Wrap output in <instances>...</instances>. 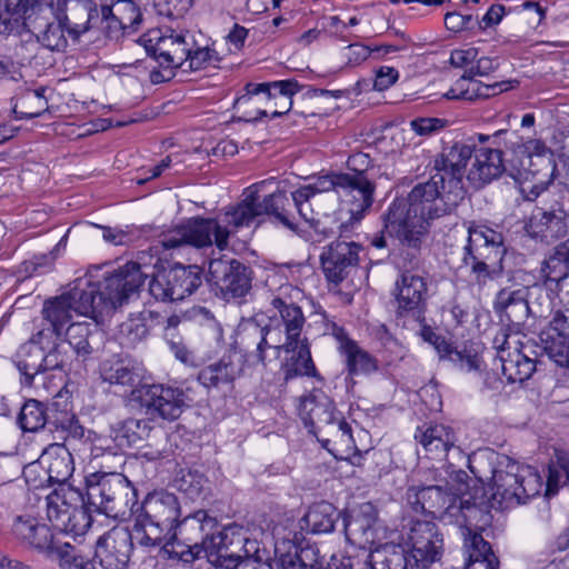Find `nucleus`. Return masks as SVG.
<instances>
[{"label":"nucleus","instance_id":"obj_9","mask_svg":"<svg viewBox=\"0 0 569 569\" xmlns=\"http://www.w3.org/2000/svg\"><path fill=\"white\" fill-rule=\"evenodd\" d=\"M87 501L97 512L108 516H124L136 503L134 487L122 473H103L97 482H89L86 492Z\"/></svg>","mask_w":569,"mask_h":569},{"label":"nucleus","instance_id":"obj_10","mask_svg":"<svg viewBox=\"0 0 569 569\" xmlns=\"http://www.w3.org/2000/svg\"><path fill=\"white\" fill-rule=\"evenodd\" d=\"M202 270L198 266L174 264L159 271L149 282L150 295L160 301H180L202 284Z\"/></svg>","mask_w":569,"mask_h":569},{"label":"nucleus","instance_id":"obj_21","mask_svg":"<svg viewBox=\"0 0 569 569\" xmlns=\"http://www.w3.org/2000/svg\"><path fill=\"white\" fill-rule=\"evenodd\" d=\"M376 186L365 171L343 173L338 182V196L349 206L351 223H358L372 206Z\"/></svg>","mask_w":569,"mask_h":569},{"label":"nucleus","instance_id":"obj_8","mask_svg":"<svg viewBox=\"0 0 569 569\" xmlns=\"http://www.w3.org/2000/svg\"><path fill=\"white\" fill-rule=\"evenodd\" d=\"M90 507L81 492L71 488H61L48 497L47 517L52 528L73 537L84 535L91 526Z\"/></svg>","mask_w":569,"mask_h":569},{"label":"nucleus","instance_id":"obj_53","mask_svg":"<svg viewBox=\"0 0 569 569\" xmlns=\"http://www.w3.org/2000/svg\"><path fill=\"white\" fill-rule=\"evenodd\" d=\"M376 522V516L372 507L367 505L361 512L346 517L343 519L346 536H358L365 538L366 541L373 540L372 527Z\"/></svg>","mask_w":569,"mask_h":569},{"label":"nucleus","instance_id":"obj_29","mask_svg":"<svg viewBox=\"0 0 569 569\" xmlns=\"http://www.w3.org/2000/svg\"><path fill=\"white\" fill-rule=\"evenodd\" d=\"M49 430L56 442L77 455L86 451L92 441L93 432L86 430L73 413L64 412L50 420Z\"/></svg>","mask_w":569,"mask_h":569},{"label":"nucleus","instance_id":"obj_7","mask_svg":"<svg viewBox=\"0 0 569 569\" xmlns=\"http://www.w3.org/2000/svg\"><path fill=\"white\" fill-rule=\"evenodd\" d=\"M503 254L501 233L487 227H469L461 261L470 268V274L478 284H485L500 274Z\"/></svg>","mask_w":569,"mask_h":569},{"label":"nucleus","instance_id":"obj_13","mask_svg":"<svg viewBox=\"0 0 569 569\" xmlns=\"http://www.w3.org/2000/svg\"><path fill=\"white\" fill-rule=\"evenodd\" d=\"M138 392L147 413L167 421L179 419L191 401L183 389L169 385H144Z\"/></svg>","mask_w":569,"mask_h":569},{"label":"nucleus","instance_id":"obj_2","mask_svg":"<svg viewBox=\"0 0 569 569\" xmlns=\"http://www.w3.org/2000/svg\"><path fill=\"white\" fill-rule=\"evenodd\" d=\"M463 196L457 184L447 187L443 178H431L413 187L406 199H396L386 214L385 228L411 249H419L422 238L435 219L450 214Z\"/></svg>","mask_w":569,"mask_h":569},{"label":"nucleus","instance_id":"obj_16","mask_svg":"<svg viewBox=\"0 0 569 569\" xmlns=\"http://www.w3.org/2000/svg\"><path fill=\"white\" fill-rule=\"evenodd\" d=\"M281 331L273 327H262L256 321L242 323L237 332L238 356L249 366L264 365L267 348L280 349Z\"/></svg>","mask_w":569,"mask_h":569},{"label":"nucleus","instance_id":"obj_3","mask_svg":"<svg viewBox=\"0 0 569 569\" xmlns=\"http://www.w3.org/2000/svg\"><path fill=\"white\" fill-rule=\"evenodd\" d=\"M467 478L465 471H455L445 485L408 489L407 500L417 512L463 526L478 512V492L482 491L476 488L473 493L468 492Z\"/></svg>","mask_w":569,"mask_h":569},{"label":"nucleus","instance_id":"obj_41","mask_svg":"<svg viewBox=\"0 0 569 569\" xmlns=\"http://www.w3.org/2000/svg\"><path fill=\"white\" fill-rule=\"evenodd\" d=\"M465 546L469 552V560L465 569H498V558L481 535L469 531V538H466Z\"/></svg>","mask_w":569,"mask_h":569},{"label":"nucleus","instance_id":"obj_54","mask_svg":"<svg viewBox=\"0 0 569 569\" xmlns=\"http://www.w3.org/2000/svg\"><path fill=\"white\" fill-rule=\"evenodd\" d=\"M347 349L342 352L346 357L349 372L352 375H369L378 370L376 358L361 349L357 342L348 343Z\"/></svg>","mask_w":569,"mask_h":569},{"label":"nucleus","instance_id":"obj_42","mask_svg":"<svg viewBox=\"0 0 569 569\" xmlns=\"http://www.w3.org/2000/svg\"><path fill=\"white\" fill-rule=\"evenodd\" d=\"M91 336L90 325L87 322H74L71 323L66 330L67 349L72 351L71 355L79 361L83 367V363L89 359L93 349L89 342Z\"/></svg>","mask_w":569,"mask_h":569},{"label":"nucleus","instance_id":"obj_28","mask_svg":"<svg viewBox=\"0 0 569 569\" xmlns=\"http://www.w3.org/2000/svg\"><path fill=\"white\" fill-rule=\"evenodd\" d=\"M299 416L305 426L310 428V432L317 437L339 417L333 401L322 391L301 398Z\"/></svg>","mask_w":569,"mask_h":569},{"label":"nucleus","instance_id":"obj_12","mask_svg":"<svg viewBox=\"0 0 569 569\" xmlns=\"http://www.w3.org/2000/svg\"><path fill=\"white\" fill-rule=\"evenodd\" d=\"M72 452L59 442L51 443L43 450L38 462L24 469L27 482L32 481L34 487H42L46 481L64 485L74 471Z\"/></svg>","mask_w":569,"mask_h":569},{"label":"nucleus","instance_id":"obj_17","mask_svg":"<svg viewBox=\"0 0 569 569\" xmlns=\"http://www.w3.org/2000/svg\"><path fill=\"white\" fill-rule=\"evenodd\" d=\"M147 53L163 68H182L188 60L187 34L173 30H152L140 39Z\"/></svg>","mask_w":569,"mask_h":569},{"label":"nucleus","instance_id":"obj_37","mask_svg":"<svg viewBox=\"0 0 569 569\" xmlns=\"http://www.w3.org/2000/svg\"><path fill=\"white\" fill-rule=\"evenodd\" d=\"M100 14L101 23H106L104 28L108 29L109 37H112V29L134 31L142 20L140 9L132 0H121L117 7V13L113 12L112 7L102 4Z\"/></svg>","mask_w":569,"mask_h":569},{"label":"nucleus","instance_id":"obj_31","mask_svg":"<svg viewBox=\"0 0 569 569\" xmlns=\"http://www.w3.org/2000/svg\"><path fill=\"white\" fill-rule=\"evenodd\" d=\"M472 154L473 162L466 177L475 188H481L503 173L501 149L481 147L473 149Z\"/></svg>","mask_w":569,"mask_h":569},{"label":"nucleus","instance_id":"obj_5","mask_svg":"<svg viewBox=\"0 0 569 569\" xmlns=\"http://www.w3.org/2000/svg\"><path fill=\"white\" fill-rule=\"evenodd\" d=\"M267 181L250 186L244 190L242 200L226 208L218 214L221 227L228 232V238L243 227H250L262 214L272 216L277 222L291 231H303L296 222L295 216L288 210L290 199L282 191H276L259 201V189Z\"/></svg>","mask_w":569,"mask_h":569},{"label":"nucleus","instance_id":"obj_50","mask_svg":"<svg viewBox=\"0 0 569 569\" xmlns=\"http://www.w3.org/2000/svg\"><path fill=\"white\" fill-rule=\"evenodd\" d=\"M273 90H270L269 100H274V108L271 117H280L287 113L292 107V97L298 93L301 86L296 80H281L272 82Z\"/></svg>","mask_w":569,"mask_h":569},{"label":"nucleus","instance_id":"obj_6","mask_svg":"<svg viewBox=\"0 0 569 569\" xmlns=\"http://www.w3.org/2000/svg\"><path fill=\"white\" fill-rule=\"evenodd\" d=\"M492 498L499 503L520 505L540 493L543 482L538 471L508 456L497 457L492 470Z\"/></svg>","mask_w":569,"mask_h":569},{"label":"nucleus","instance_id":"obj_20","mask_svg":"<svg viewBox=\"0 0 569 569\" xmlns=\"http://www.w3.org/2000/svg\"><path fill=\"white\" fill-rule=\"evenodd\" d=\"M392 296L398 317L411 316L420 319L426 310L428 286L423 277L406 270L396 280Z\"/></svg>","mask_w":569,"mask_h":569},{"label":"nucleus","instance_id":"obj_56","mask_svg":"<svg viewBox=\"0 0 569 569\" xmlns=\"http://www.w3.org/2000/svg\"><path fill=\"white\" fill-rule=\"evenodd\" d=\"M565 485H569V456L558 453L556 461H552L548 467L546 495H556L559 487Z\"/></svg>","mask_w":569,"mask_h":569},{"label":"nucleus","instance_id":"obj_63","mask_svg":"<svg viewBox=\"0 0 569 569\" xmlns=\"http://www.w3.org/2000/svg\"><path fill=\"white\" fill-rule=\"evenodd\" d=\"M74 548L68 543H63V549L59 550L60 565L63 569H97L94 563L82 556L73 553Z\"/></svg>","mask_w":569,"mask_h":569},{"label":"nucleus","instance_id":"obj_47","mask_svg":"<svg viewBox=\"0 0 569 569\" xmlns=\"http://www.w3.org/2000/svg\"><path fill=\"white\" fill-rule=\"evenodd\" d=\"M219 533L228 535L226 543L229 546V552L236 551V557L239 560L242 559H254L257 561H267L264 558L266 550L260 548V543L254 539L244 537L240 531H236L231 528L224 529Z\"/></svg>","mask_w":569,"mask_h":569},{"label":"nucleus","instance_id":"obj_24","mask_svg":"<svg viewBox=\"0 0 569 569\" xmlns=\"http://www.w3.org/2000/svg\"><path fill=\"white\" fill-rule=\"evenodd\" d=\"M271 306L276 313L270 317V323L267 327H273L281 331L280 349L290 352V347L297 346L305 338L302 337L306 323L303 312L299 306L281 296L273 297Z\"/></svg>","mask_w":569,"mask_h":569},{"label":"nucleus","instance_id":"obj_23","mask_svg":"<svg viewBox=\"0 0 569 569\" xmlns=\"http://www.w3.org/2000/svg\"><path fill=\"white\" fill-rule=\"evenodd\" d=\"M226 533H213L206 537L201 545H194V556L200 558V553L203 552V557L216 567V569H272L271 565L267 561H257L254 559H242L236 557V551L229 552V546L226 543Z\"/></svg>","mask_w":569,"mask_h":569},{"label":"nucleus","instance_id":"obj_11","mask_svg":"<svg viewBox=\"0 0 569 569\" xmlns=\"http://www.w3.org/2000/svg\"><path fill=\"white\" fill-rule=\"evenodd\" d=\"M161 243L166 249H174L182 244L201 248L214 243L223 250L228 247V232L221 227L218 216L212 219L194 218L164 234Z\"/></svg>","mask_w":569,"mask_h":569},{"label":"nucleus","instance_id":"obj_64","mask_svg":"<svg viewBox=\"0 0 569 569\" xmlns=\"http://www.w3.org/2000/svg\"><path fill=\"white\" fill-rule=\"evenodd\" d=\"M447 124L448 121L440 118H417L410 121L411 130L421 137L433 136L443 130Z\"/></svg>","mask_w":569,"mask_h":569},{"label":"nucleus","instance_id":"obj_19","mask_svg":"<svg viewBox=\"0 0 569 569\" xmlns=\"http://www.w3.org/2000/svg\"><path fill=\"white\" fill-rule=\"evenodd\" d=\"M415 560L416 567L428 569L439 560L443 547L442 535L431 521H413L403 545Z\"/></svg>","mask_w":569,"mask_h":569},{"label":"nucleus","instance_id":"obj_39","mask_svg":"<svg viewBox=\"0 0 569 569\" xmlns=\"http://www.w3.org/2000/svg\"><path fill=\"white\" fill-rule=\"evenodd\" d=\"M339 519V511L332 503L321 501L311 506L300 519V529L307 533H329Z\"/></svg>","mask_w":569,"mask_h":569},{"label":"nucleus","instance_id":"obj_27","mask_svg":"<svg viewBox=\"0 0 569 569\" xmlns=\"http://www.w3.org/2000/svg\"><path fill=\"white\" fill-rule=\"evenodd\" d=\"M473 149L465 143H455L443 149L435 159V176L443 178L447 187L453 188L457 184L458 193L465 197L462 179L466 172L467 162L471 159Z\"/></svg>","mask_w":569,"mask_h":569},{"label":"nucleus","instance_id":"obj_52","mask_svg":"<svg viewBox=\"0 0 569 569\" xmlns=\"http://www.w3.org/2000/svg\"><path fill=\"white\" fill-rule=\"evenodd\" d=\"M49 421L44 405L34 399L24 402L18 417L19 426L27 432H36L49 425Z\"/></svg>","mask_w":569,"mask_h":569},{"label":"nucleus","instance_id":"obj_59","mask_svg":"<svg viewBox=\"0 0 569 569\" xmlns=\"http://www.w3.org/2000/svg\"><path fill=\"white\" fill-rule=\"evenodd\" d=\"M442 359L451 361L459 370L470 372L480 368V358L476 352L468 351L466 348L459 350L452 345Z\"/></svg>","mask_w":569,"mask_h":569},{"label":"nucleus","instance_id":"obj_58","mask_svg":"<svg viewBox=\"0 0 569 569\" xmlns=\"http://www.w3.org/2000/svg\"><path fill=\"white\" fill-rule=\"evenodd\" d=\"M206 482L204 476L197 470H181L174 479L176 488L190 499L201 495Z\"/></svg>","mask_w":569,"mask_h":569},{"label":"nucleus","instance_id":"obj_30","mask_svg":"<svg viewBox=\"0 0 569 569\" xmlns=\"http://www.w3.org/2000/svg\"><path fill=\"white\" fill-rule=\"evenodd\" d=\"M12 532L22 543L39 550L58 555L63 549V545H57L50 528L31 516H18Z\"/></svg>","mask_w":569,"mask_h":569},{"label":"nucleus","instance_id":"obj_25","mask_svg":"<svg viewBox=\"0 0 569 569\" xmlns=\"http://www.w3.org/2000/svg\"><path fill=\"white\" fill-rule=\"evenodd\" d=\"M361 247L355 241L337 240L323 248L321 267L328 281L340 283L358 264Z\"/></svg>","mask_w":569,"mask_h":569},{"label":"nucleus","instance_id":"obj_51","mask_svg":"<svg viewBox=\"0 0 569 569\" xmlns=\"http://www.w3.org/2000/svg\"><path fill=\"white\" fill-rule=\"evenodd\" d=\"M526 289V303L533 318H547L553 308V299L550 291L541 283H535Z\"/></svg>","mask_w":569,"mask_h":569},{"label":"nucleus","instance_id":"obj_1","mask_svg":"<svg viewBox=\"0 0 569 569\" xmlns=\"http://www.w3.org/2000/svg\"><path fill=\"white\" fill-rule=\"evenodd\" d=\"M137 262H128L122 268L104 276L103 282L94 283L88 278H77L59 297L44 302L42 315L59 338L63 327L73 315L83 316L99 323L121 306L146 281Z\"/></svg>","mask_w":569,"mask_h":569},{"label":"nucleus","instance_id":"obj_62","mask_svg":"<svg viewBox=\"0 0 569 569\" xmlns=\"http://www.w3.org/2000/svg\"><path fill=\"white\" fill-rule=\"evenodd\" d=\"M43 89L29 91L21 98V104H36L34 110H18V103L13 107V113L17 119H32L42 114L47 109V101L43 96Z\"/></svg>","mask_w":569,"mask_h":569},{"label":"nucleus","instance_id":"obj_48","mask_svg":"<svg viewBox=\"0 0 569 569\" xmlns=\"http://www.w3.org/2000/svg\"><path fill=\"white\" fill-rule=\"evenodd\" d=\"M290 351L293 355L290 362L287 363L286 378L289 379L297 376L315 377L317 370L311 358L307 338L301 339L297 346H291Z\"/></svg>","mask_w":569,"mask_h":569},{"label":"nucleus","instance_id":"obj_22","mask_svg":"<svg viewBox=\"0 0 569 569\" xmlns=\"http://www.w3.org/2000/svg\"><path fill=\"white\" fill-rule=\"evenodd\" d=\"M134 535L128 528L114 527L99 538L94 558L103 569H126L133 550Z\"/></svg>","mask_w":569,"mask_h":569},{"label":"nucleus","instance_id":"obj_46","mask_svg":"<svg viewBox=\"0 0 569 569\" xmlns=\"http://www.w3.org/2000/svg\"><path fill=\"white\" fill-rule=\"evenodd\" d=\"M541 272L547 280L556 282L569 277V239L553 248L543 261Z\"/></svg>","mask_w":569,"mask_h":569},{"label":"nucleus","instance_id":"obj_14","mask_svg":"<svg viewBox=\"0 0 569 569\" xmlns=\"http://www.w3.org/2000/svg\"><path fill=\"white\" fill-rule=\"evenodd\" d=\"M493 347L501 362V370L509 382H523L528 380L536 370V360L527 350L530 346H523L516 336L508 335L500 330L495 339Z\"/></svg>","mask_w":569,"mask_h":569},{"label":"nucleus","instance_id":"obj_40","mask_svg":"<svg viewBox=\"0 0 569 569\" xmlns=\"http://www.w3.org/2000/svg\"><path fill=\"white\" fill-rule=\"evenodd\" d=\"M83 367L70 353L64 342H56L54 346L46 352L43 350V381L46 382L48 373L60 371L66 375L78 373Z\"/></svg>","mask_w":569,"mask_h":569},{"label":"nucleus","instance_id":"obj_44","mask_svg":"<svg viewBox=\"0 0 569 569\" xmlns=\"http://www.w3.org/2000/svg\"><path fill=\"white\" fill-rule=\"evenodd\" d=\"M100 375L110 385L132 387L139 379L136 367L128 360L108 359L101 363Z\"/></svg>","mask_w":569,"mask_h":569},{"label":"nucleus","instance_id":"obj_34","mask_svg":"<svg viewBox=\"0 0 569 569\" xmlns=\"http://www.w3.org/2000/svg\"><path fill=\"white\" fill-rule=\"evenodd\" d=\"M511 83L518 84V81H501L492 84H485L477 80L460 77L455 84L445 93L450 100L475 101L477 99H486L491 96L501 93L512 88Z\"/></svg>","mask_w":569,"mask_h":569},{"label":"nucleus","instance_id":"obj_26","mask_svg":"<svg viewBox=\"0 0 569 569\" xmlns=\"http://www.w3.org/2000/svg\"><path fill=\"white\" fill-rule=\"evenodd\" d=\"M44 337H47L44 330L32 335L27 342L20 346L13 357V362L20 372V382L24 387L44 388L42 347Z\"/></svg>","mask_w":569,"mask_h":569},{"label":"nucleus","instance_id":"obj_61","mask_svg":"<svg viewBox=\"0 0 569 569\" xmlns=\"http://www.w3.org/2000/svg\"><path fill=\"white\" fill-rule=\"evenodd\" d=\"M120 337L123 343L133 346L148 336V327L141 317H131L120 326Z\"/></svg>","mask_w":569,"mask_h":569},{"label":"nucleus","instance_id":"obj_32","mask_svg":"<svg viewBox=\"0 0 569 569\" xmlns=\"http://www.w3.org/2000/svg\"><path fill=\"white\" fill-rule=\"evenodd\" d=\"M62 21L68 34L78 40L81 34L88 32L101 19L98 7L92 0H66Z\"/></svg>","mask_w":569,"mask_h":569},{"label":"nucleus","instance_id":"obj_45","mask_svg":"<svg viewBox=\"0 0 569 569\" xmlns=\"http://www.w3.org/2000/svg\"><path fill=\"white\" fill-rule=\"evenodd\" d=\"M343 173H332L317 177L312 182L298 188L291 193L292 202L296 209L301 211L303 202H309L319 193L336 191L338 193V182Z\"/></svg>","mask_w":569,"mask_h":569},{"label":"nucleus","instance_id":"obj_35","mask_svg":"<svg viewBox=\"0 0 569 569\" xmlns=\"http://www.w3.org/2000/svg\"><path fill=\"white\" fill-rule=\"evenodd\" d=\"M526 289H501L495 299L493 309L501 320L513 325H522L531 316L526 301Z\"/></svg>","mask_w":569,"mask_h":569},{"label":"nucleus","instance_id":"obj_38","mask_svg":"<svg viewBox=\"0 0 569 569\" xmlns=\"http://www.w3.org/2000/svg\"><path fill=\"white\" fill-rule=\"evenodd\" d=\"M416 440L425 451L433 458L446 456L447 451L455 446L456 436L450 427L445 425H430L418 428L415 433Z\"/></svg>","mask_w":569,"mask_h":569},{"label":"nucleus","instance_id":"obj_4","mask_svg":"<svg viewBox=\"0 0 569 569\" xmlns=\"http://www.w3.org/2000/svg\"><path fill=\"white\" fill-rule=\"evenodd\" d=\"M181 516L180 502L174 493L166 490L147 495L134 523V538L146 548L161 547L171 556L183 551L174 549L176 529Z\"/></svg>","mask_w":569,"mask_h":569},{"label":"nucleus","instance_id":"obj_36","mask_svg":"<svg viewBox=\"0 0 569 569\" xmlns=\"http://www.w3.org/2000/svg\"><path fill=\"white\" fill-rule=\"evenodd\" d=\"M295 222L305 231L300 230V232H293L305 240L312 242H320L336 233H339V237L341 238L355 224L350 222V219L338 222V220L332 216L323 214L322 217H318L313 210H310V218L307 219L306 228L301 227L300 222H297L296 220Z\"/></svg>","mask_w":569,"mask_h":569},{"label":"nucleus","instance_id":"obj_15","mask_svg":"<svg viewBox=\"0 0 569 569\" xmlns=\"http://www.w3.org/2000/svg\"><path fill=\"white\" fill-rule=\"evenodd\" d=\"M541 203L526 223V231L532 239L549 243L566 236L568 214L563 203L556 198L549 199V194L541 199Z\"/></svg>","mask_w":569,"mask_h":569},{"label":"nucleus","instance_id":"obj_43","mask_svg":"<svg viewBox=\"0 0 569 569\" xmlns=\"http://www.w3.org/2000/svg\"><path fill=\"white\" fill-rule=\"evenodd\" d=\"M527 162L528 164L526 169L538 183L549 184L553 181L557 172V164L555 154L550 149L542 146L537 152L529 153L527 156Z\"/></svg>","mask_w":569,"mask_h":569},{"label":"nucleus","instance_id":"obj_33","mask_svg":"<svg viewBox=\"0 0 569 569\" xmlns=\"http://www.w3.org/2000/svg\"><path fill=\"white\" fill-rule=\"evenodd\" d=\"M242 367L237 350H230L219 361L202 368L198 380L206 388H220L233 382L242 373Z\"/></svg>","mask_w":569,"mask_h":569},{"label":"nucleus","instance_id":"obj_60","mask_svg":"<svg viewBox=\"0 0 569 569\" xmlns=\"http://www.w3.org/2000/svg\"><path fill=\"white\" fill-rule=\"evenodd\" d=\"M151 437L152 442L141 448V457L149 461L167 458L171 453L168 435L162 430H154Z\"/></svg>","mask_w":569,"mask_h":569},{"label":"nucleus","instance_id":"obj_55","mask_svg":"<svg viewBox=\"0 0 569 569\" xmlns=\"http://www.w3.org/2000/svg\"><path fill=\"white\" fill-rule=\"evenodd\" d=\"M66 24L62 20H53L39 26L37 40L49 50L62 51L67 48Z\"/></svg>","mask_w":569,"mask_h":569},{"label":"nucleus","instance_id":"obj_57","mask_svg":"<svg viewBox=\"0 0 569 569\" xmlns=\"http://www.w3.org/2000/svg\"><path fill=\"white\" fill-rule=\"evenodd\" d=\"M322 435L326 436V438L321 439L325 446L332 443L333 446L346 450H349L355 446L351 427L340 416L329 425Z\"/></svg>","mask_w":569,"mask_h":569},{"label":"nucleus","instance_id":"obj_49","mask_svg":"<svg viewBox=\"0 0 569 569\" xmlns=\"http://www.w3.org/2000/svg\"><path fill=\"white\" fill-rule=\"evenodd\" d=\"M114 438L120 446H134L152 436V428L146 419L129 418L119 423Z\"/></svg>","mask_w":569,"mask_h":569},{"label":"nucleus","instance_id":"obj_18","mask_svg":"<svg viewBox=\"0 0 569 569\" xmlns=\"http://www.w3.org/2000/svg\"><path fill=\"white\" fill-rule=\"evenodd\" d=\"M209 280L226 300L242 298L251 290L252 270L236 259H214L209 263Z\"/></svg>","mask_w":569,"mask_h":569}]
</instances>
